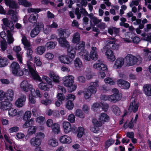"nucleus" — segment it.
I'll use <instances>...</instances> for the list:
<instances>
[{"label": "nucleus", "instance_id": "obj_52", "mask_svg": "<svg viewBox=\"0 0 151 151\" xmlns=\"http://www.w3.org/2000/svg\"><path fill=\"white\" fill-rule=\"evenodd\" d=\"M112 111L115 115H119L120 110L119 108L116 106H113L112 108Z\"/></svg>", "mask_w": 151, "mask_h": 151}, {"label": "nucleus", "instance_id": "obj_34", "mask_svg": "<svg viewBox=\"0 0 151 151\" xmlns=\"http://www.w3.org/2000/svg\"><path fill=\"white\" fill-rule=\"evenodd\" d=\"M25 121L24 123L22 126V128L24 129L29 127L31 125L34 124L35 122L34 119L33 118Z\"/></svg>", "mask_w": 151, "mask_h": 151}, {"label": "nucleus", "instance_id": "obj_40", "mask_svg": "<svg viewBox=\"0 0 151 151\" xmlns=\"http://www.w3.org/2000/svg\"><path fill=\"white\" fill-rule=\"evenodd\" d=\"M39 29L38 26H36L31 32L30 36L32 37H34L37 36L39 32Z\"/></svg>", "mask_w": 151, "mask_h": 151}, {"label": "nucleus", "instance_id": "obj_43", "mask_svg": "<svg viewBox=\"0 0 151 151\" xmlns=\"http://www.w3.org/2000/svg\"><path fill=\"white\" fill-rule=\"evenodd\" d=\"M18 3L20 5L24 6L26 7L30 6L32 5V3L26 0H19Z\"/></svg>", "mask_w": 151, "mask_h": 151}, {"label": "nucleus", "instance_id": "obj_27", "mask_svg": "<svg viewBox=\"0 0 151 151\" xmlns=\"http://www.w3.org/2000/svg\"><path fill=\"white\" fill-rule=\"evenodd\" d=\"M48 75L52 79L54 82L56 83L59 82L60 78L56 73L52 71H50L49 72Z\"/></svg>", "mask_w": 151, "mask_h": 151}, {"label": "nucleus", "instance_id": "obj_29", "mask_svg": "<svg viewBox=\"0 0 151 151\" xmlns=\"http://www.w3.org/2000/svg\"><path fill=\"white\" fill-rule=\"evenodd\" d=\"M38 85V87L39 88L42 90L44 91H48L50 88H52V86H50L48 84H46L44 83L42 81Z\"/></svg>", "mask_w": 151, "mask_h": 151}, {"label": "nucleus", "instance_id": "obj_62", "mask_svg": "<svg viewBox=\"0 0 151 151\" xmlns=\"http://www.w3.org/2000/svg\"><path fill=\"white\" fill-rule=\"evenodd\" d=\"M57 98L58 101H61L62 102L64 100L65 97L64 95L61 93H58L57 95Z\"/></svg>", "mask_w": 151, "mask_h": 151}, {"label": "nucleus", "instance_id": "obj_7", "mask_svg": "<svg viewBox=\"0 0 151 151\" xmlns=\"http://www.w3.org/2000/svg\"><path fill=\"white\" fill-rule=\"evenodd\" d=\"M10 68L12 73L14 75L20 76L23 74V72L20 69L19 65L18 63L15 62L12 63L11 65Z\"/></svg>", "mask_w": 151, "mask_h": 151}, {"label": "nucleus", "instance_id": "obj_26", "mask_svg": "<svg viewBox=\"0 0 151 151\" xmlns=\"http://www.w3.org/2000/svg\"><path fill=\"white\" fill-rule=\"evenodd\" d=\"M74 64L75 68L77 70H81L83 67L82 61L78 58H76L75 60Z\"/></svg>", "mask_w": 151, "mask_h": 151}, {"label": "nucleus", "instance_id": "obj_23", "mask_svg": "<svg viewBox=\"0 0 151 151\" xmlns=\"http://www.w3.org/2000/svg\"><path fill=\"white\" fill-rule=\"evenodd\" d=\"M63 127L64 132L66 134L69 133L72 130L71 124L68 122H64L63 124Z\"/></svg>", "mask_w": 151, "mask_h": 151}, {"label": "nucleus", "instance_id": "obj_39", "mask_svg": "<svg viewBox=\"0 0 151 151\" xmlns=\"http://www.w3.org/2000/svg\"><path fill=\"white\" fill-rule=\"evenodd\" d=\"M27 50V57L29 60L32 59V55L33 53L32 50L30 47V46L24 47Z\"/></svg>", "mask_w": 151, "mask_h": 151}, {"label": "nucleus", "instance_id": "obj_22", "mask_svg": "<svg viewBox=\"0 0 151 151\" xmlns=\"http://www.w3.org/2000/svg\"><path fill=\"white\" fill-rule=\"evenodd\" d=\"M99 86L98 81L92 82L91 83L90 85L88 87V89L92 93H96L97 91V88Z\"/></svg>", "mask_w": 151, "mask_h": 151}, {"label": "nucleus", "instance_id": "obj_9", "mask_svg": "<svg viewBox=\"0 0 151 151\" xmlns=\"http://www.w3.org/2000/svg\"><path fill=\"white\" fill-rule=\"evenodd\" d=\"M116 40L115 38H109L106 40L105 42V45H108L109 48H110L111 47V49L113 50H117L119 48V45L115 44Z\"/></svg>", "mask_w": 151, "mask_h": 151}, {"label": "nucleus", "instance_id": "obj_38", "mask_svg": "<svg viewBox=\"0 0 151 151\" xmlns=\"http://www.w3.org/2000/svg\"><path fill=\"white\" fill-rule=\"evenodd\" d=\"M85 133V129L82 127H79L77 129V136L79 138H80L82 137Z\"/></svg>", "mask_w": 151, "mask_h": 151}, {"label": "nucleus", "instance_id": "obj_63", "mask_svg": "<svg viewBox=\"0 0 151 151\" xmlns=\"http://www.w3.org/2000/svg\"><path fill=\"white\" fill-rule=\"evenodd\" d=\"M101 19H98L96 17H92L91 18V22H93L95 24H96L101 22Z\"/></svg>", "mask_w": 151, "mask_h": 151}, {"label": "nucleus", "instance_id": "obj_41", "mask_svg": "<svg viewBox=\"0 0 151 151\" xmlns=\"http://www.w3.org/2000/svg\"><path fill=\"white\" fill-rule=\"evenodd\" d=\"M38 15L37 14H32L30 16L29 18V22L32 23H35L37 21Z\"/></svg>", "mask_w": 151, "mask_h": 151}, {"label": "nucleus", "instance_id": "obj_30", "mask_svg": "<svg viewBox=\"0 0 151 151\" xmlns=\"http://www.w3.org/2000/svg\"><path fill=\"white\" fill-rule=\"evenodd\" d=\"M143 91L146 96H151V85H145L143 86Z\"/></svg>", "mask_w": 151, "mask_h": 151}, {"label": "nucleus", "instance_id": "obj_61", "mask_svg": "<svg viewBox=\"0 0 151 151\" xmlns=\"http://www.w3.org/2000/svg\"><path fill=\"white\" fill-rule=\"evenodd\" d=\"M75 115L81 118H83L84 116L82 111L79 109H77L76 111L75 112Z\"/></svg>", "mask_w": 151, "mask_h": 151}, {"label": "nucleus", "instance_id": "obj_46", "mask_svg": "<svg viewBox=\"0 0 151 151\" xmlns=\"http://www.w3.org/2000/svg\"><path fill=\"white\" fill-rule=\"evenodd\" d=\"M8 62L6 58H0V67H3L6 66Z\"/></svg>", "mask_w": 151, "mask_h": 151}, {"label": "nucleus", "instance_id": "obj_24", "mask_svg": "<svg viewBox=\"0 0 151 151\" xmlns=\"http://www.w3.org/2000/svg\"><path fill=\"white\" fill-rule=\"evenodd\" d=\"M21 50L20 46H15L13 47V50L16 53L17 57L20 63H22V56L18 52Z\"/></svg>", "mask_w": 151, "mask_h": 151}, {"label": "nucleus", "instance_id": "obj_64", "mask_svg": "<svg viewBox=\"0 0 151 151\" xmlns=\"http://www.w3.org/2000/svg\"><path fill=\"white\" fill-rule=\"evenodd\" d=\"M52 100L51 99H47L45 100H42L41 102L42 104L47 106L51 104L52 103Z\"/></svg>", "mask_w": 151, "mask_h": 151}, {"label": "nucleus", "instance_id": "obj_8", "mask_svg": "<svg viewBox=\"0 0 151 151\" xmlns=\"http://www.w3.org/2000/svg\"><path fill=\"white\" fill-rule=\"evenodd\" d=\"M93 126L90 127V130L94 133H98L99 131V127L102 125L103 123L99 119L98 120L95 118H93L92 120Z\"/></svg>", "mask_w": 151, "mask_h": 151}, {"label": "nucleus", "instance_id": "obj_6", "mask_svg": "<svg viewBox=\"0 0 151 151\" xmlns=\"http://www.w3.org/2000/svg\"><path fill=\"white\" fill-rule=\"evenodd\" d=\"M27 65L32 78L36 81H42V79L38 74L36 69H34L32 68V63L28 61L27 62Z\"/></svg>", "mask_w": 151, "mask_h": 151}, {"label": "nucleus", "instance_id": "obj_3", "mask_svg": "<svg viewBox=\"0 0 151 151\" xmlns=\"http://www.w3.org/2000/svg\"><path fill=\"white\" fill-rule=\"evenodd\" d=\"M7 14L12 15L11 20H9L8 18H4L2 19V21L4 27L6 29H9L10 31H12L14 28V25L12 21L15 22L17 20V12L14 11L12 9H10L7 12Z\"/></svg>", "mask_w": 151, "mask_h": 151}, {"label": "nucleus", "instance_id": "obj_55", "mask_svg": "<svg viewBox=\"0 0 151 151\" xmlns=\"http://www.w3.org/2000/svg\"><path fill=\"white\" fill-rule=\"evenodd\" d=\"M104 81L106 83H108L111 85H113L115 83V81L113 79L110 78H105Z\"/></svg>", "mask_w": 151, "mask_h": 151}, {"label": "nucleus", "instance_id": "obj_56", "mask_svg": "<svg viewBox=\"0 0 151 151\" xmlns=\"http://www.w3.org/2000/svg\"><path fill=\"white\" fill-rule=\"evenodd\" d=\"M74 107V104L71 101L67 102L66 105V108L69 110L72 109Z\"/></svg>", "mask_w": 151, "mask_h": 151}, {"label": "nucleus", "instance_id": "obj_32", "mask_svg": "<svg viewBox=\"0 0 151 151\" xmlns=\"http://www.w3.org/2000/svg\"><path fill=\"white\" fill-rule=\"evenodd\" d=\"M99 119L103 124L105 122H108L110 119V117L106 114L102 113L99 115Z\"/></svg>", "mask_w": 151, "mask_h": 151}, {"label": "nucleus", "instance_id": "obj_17", "mask_svg": "<svg viewBox=\"0 0 151 151\" xmlns=\"http://www.w3.org/2000/svg\"><path fill=\"white\" fill-rule=\"evenodd\" d=\"M139 106V102L136 100H134L132 101L130 103L128 110L135 113L137 111Z\"/></svg>", "mask_w": 151, "mask_h": 151}, {"label": "nucleus", "instance_id": "obj_4", "mask_svg": "<svg viewBox=\"0 0 151 151\" xmlns=\"http://www.w3.org/2000/svg\"><path fill=\"white\" fill-rule=\"evenodd\" d=\"M124 65L127 67L132 66L137 64H140L142 58L139 56H134L131 54H128L124 58Z\"/></svg>", "mask_w": 151, "mask_h": 151}, {"label": "nucleus", "instance_id": "obj_5", "mask_svg": "<svg viewBox=\"0 0 151 151\" xmlns=\"http://www.w3.org/2000/svg\"><path fill=\"white\" fill-rule=\"evenodd\" d=\"M114 94L110 96L105 95H103L101 97V100L104 101L108 100L111 102H116L120 100L121 98V95L119 93V91L117 89L114 88L112 91Z\"/></svg>", "mask_w": 151, "mask_h": 151}, {"label": "nucleus", "instance_id": "obj_44", "mask_svg": "<svg viewBox=\"0 0 151 151\" xmlns=\"http://www.w3.org/2000/svg\"><path fill=\"white\" fill-rule=\"evenodd\" d=\"M144 52L145 55L144 58L147 61L151 60V51H149L147 49H145Z\"/></svg>", "mask_w": 151, "mask_h": 151}, {"label": "nucleus", "instance_id": "obj_51", "mask_svg": "<svg viewBox=\"0 0 151 151\" xmlns=\"http://www.w3.org/2000/svg\"><path fill=\"white\" fill-rule=\"evenodd\" d=\"M34 63L36 66L40 67L42 65V63L40 60V59L39 57H35L34 58Z\"/></svg>", "mask_w": 151, "mask_h": 151}, {"label": "nucleus", "instance_id": "obj_2", "mask_svg": "<svg viewBox=\"0 0 151 151\" xmlns=\"http://www.w3.org/2000/svg\"><path fill=\"white\" fill-rule=\"evenodd\" d=\"M4 93L3 99L0 101L1 104L0 110L1 111L6 110L11 106L12 104L10 101H12L14 96V91L11 89L8 90Z\"/></svg>", "mask_w": 151, "mask_h": 151}, {"label": "nucleus", "instance_id": "obj_35", "mask_svg": "<svg viewBox=\"0 0 151 151\" xmlns=\"http://www.w3.org/2000/svg\"><path fill=\"white\" fill-rule=\"evenodd\" d=\"M52 129L54 133L58 134L60 131V125L56 123H54L52 127Z\"/></svg>", "mask_w": 151, "mask_h": 151}, {"label": "nucleus", "instance_id": "obj_16", "mask_svg": "<svg viewBox=\"0 0 151 151\" xmlns=\"http://www.w3.org/2000/svg\"><path fill=\"white\" fill-rule=\"evenodd\" d=\"M58 59L61 63L65 64H70L73 61V60L69 58L68 56L65 55H62L59 56Z\"/></svg>", "mask_w": 151, "mask_h": 151}, {"label": "nucleus", "instance_id": "obj_58", "mask_svg": "<svg viewBox=\"0 0 151 151\" xmlns=\"http://www.w3.org/2000/svg\"><path fill=\"white\" fill-rule=\"evenodd\" d=\"M114 142V141L112 139H109L107 140L105 142V146L106 148H108L112 144H113Z\"/></svg>", "mask_w": 151, "mask_h": 151}, {"label": "nucleus", "instance_id": "obj_1", "mask_svg": "<svg viewBox=\"0 0 151 151\" xmlns=\"http://www.w3.org/2000/svg\"><path fill=\"white\" fill-rule=\"evenodd\" d=\"M77 46L78 52V54L82 58L88 61L90 60L91 58L94 60H96L98 58V56L96 47H91L92 50L90 52V55H89L88 52L84 50L85 43L84 42H80Z\"/></svg>", "mask_w": 151, "mask_h": 151}, {"label": "nucleus", "instance_id": "obj_54", "mask_svg": "<svg viewBox=\"0 0 151 151\" xmlns=\"http://www.w3.org/2000/svg\"><path fill=\"white\" fill-rule=\"evenodd\" d=\"M42 78L43 80L46 81L47 84L50 86H52V82L49 77L45 76H42Z\"/></svg>", "mask_w": 151, "mask_h": 151}, {"label": "nucleus", "instance_id": "obj_47", "mask_svg": "<svg viewBox=\"0 0 151 151\" xmlns=\"http://www.w3.org/2000/svg\"><path fill=\"white\" fill-rule=\"evenodd\" d=\"M31 112L30 111H27L24 113L23 117V120L24 121L28 120L31 116Z\"/></svg>", "mask_w": 151, "mask_h": 151}, {"label": "nucleus", "instance_id": "obj_18", "mask_svg": "<svg viewBox=\"0 0 151 151\" xmlns=\"http://www.w3.org/2000/svg\"><path fill=\"white\" fill-rule=\"evenodd\" d=\"M59 141L62 144H69L72 142L71 138L65 135L60 137Z\"/></svg>", "mask_w": 151, "mask_h": 151}, {"label": "nucleus", "instance_id": "obj_19", "mask_svg": "<svg viewBox=\"0 0 151 151\" xmlns=\"http://www.w3.org/2000/svg\"><path fill=\"white\" fill-rule=\"evenodd\" d=\"M124 65V58H119L116 60L113 67L115 69H119Z\"/></svg>", "mask_w": 151, "mask_h": 151}, {"label": "nucleus", "instance_id": "obj_31", "mask_svg": "<svg viewBox=\"0 0 151 151\" xmlns=\"http://www.w3.org/2000/svg\"><path fill=\"white\" fill-rule=\"evenodd\" d=\"M48 145L50 147H55L58 146L59 143L58 140L55 138H51L47 142Z\"/></svg>", "mask_w": 151, "mask_h": 151}, {"label": "nucleus", "instance_id": "obj_59", "mask_svg": "<svg viewBox=\"0 0 151 151\" xmlns=\"http://www.w3.org/2000/svg\"><path fill=\"white\" fill-rule=\"evenodd\" d=\"M75 115L72 114H70L68 116V120L70 122L73 123L75 122Z\"/></svg>", "mask_w": 151, "mask_h": 151}, {"label": "nucleus", "instance_id": "obj_60", "mask_svg": "<svg viewBox=\"0 0 151 151\" xmlns=\"http://www.w3.org/2000/svg\"><path fill=\"white\" fill-rule=\"evenodd\" d=\"M131 20L132 22L135 21V22H133L134 24L137 25L139 24L141 22L140 19H137L136 17L135 16H133L131 18Z\"/></svg>", "mask_w": 151, "mask_h": 151}, {"label": "nucleus", "instance_id": "obj_36", "mask_svg": "<svg viewBox=\"0 0 151 151\" xmlns=\"http://www.w3.org/2000/svg\"><path fill=\"white\" fill-rule=\"evenodd\" d=\"M45 48L43 46H39L37 47L35 50V52L37 54L42 55L45 51Z\"/></svg>", "mask_w": 151, "mask_h": 151}, {"label": "nucleus", "instance_id": "obj_20", "mask_svg": "<svg viewBox=\"0 0 151 151\" xmlns=\"http://www.w3.org/2000/svg\"><path fill=\"white\" fill-rule=\"evenodd\" d=\"M42 140L39 138L35 137L31 138L29 141L30 143L32 146L38 147L41 144Z\"/></svg>", "mask_w": 151, "mask_h": 151}, {"label": "nucleus", "instance_id": "obj_12", "mask_svg": "<svg viewBox=\"0 0 151 151\" xmlns=\"http://www.w3.org/2000/svg\"><path fill=\"white\" fill-rule=\"evenodd\" d=\"M104 49L106 50L105 55L108 60L110 61L113 62L115 60V58L113 52L109 48L108 45H105Z\"/></svg>", "mask_w": 151, "mask_h": 151}, {"label": "nucleus", "instance_id": "obj_53", "mask_svg": "<svg viewBox=\"0 0 151 151\" xmlns=\"http://www.w3.org/2000/svg\"><path fill=\"white\" fill-rule=\"evenodd\" d=\"M108 32L111 35H112L113 33L115 34H117L119 32V29L115 27H111L109 28Z\"/></svg>", "mask_w": 151, "mask_h": 151}, {"label": "nucleus", "instance_id": "obj_42", "mask_svg": "<svg viewBox=\"0 0 151 151\" xmlns=\"http://www.w3.org/2000/svg\"><path fill=\"white\" fill-rule=\"evenodd\" d=\"M57 45L56 42H49L45 44V47L48 50L54 49Z\"/></svg>", "mask_w": 151, "mask_h": 151}, {"label": "nucleus", "instance_id": "obj_28", "mask_svg": "<svg viewBox=\"0 0 151 151\" xmlns=\"http://www.w3.org/2000/svg\"><path fill=\"white\" fill-rule=\"evenodd\" d=\"M118 85L124 89H128L130 87V84L127 81L122 80H118L117 82Z\"/></svg>", "mask_w": 151, "mask_h": 151}, {"label": "nucleus", "instance_id": "obj_37", "mask_svg": "<svg viewBox=\"0 0 151 151\" xmlns=\"http://www.w3.org/2000/svg\"><path fill=\"white\" fill-rule=\"evenodd\" d=\"M80 40V36L78 32L75 33L73 35L72 42L73 43H76Z\"/></svg>", "mask_w": 151, "mask_h": 151}, {"label": "nucleus", "instance_id": "obj_11", "mask_svg": "<svg viewBox=\"0 0 151 151\" xmlns=\"http://www.w3.org/2000/svg\"><path fill=\"white\" fill-rule=\"evenodd\" d=\"M30 93L29 96V100L30 103L35 104L36 102L35 100V96L41 98L42 96V95L40 93V91L37 89L36 90L34 89V92L32 93L29 92Z\"/></svg>", "mask_w": 151, "mask_h": 151}, {"label": "nucleus", "instance_id": "obj_10", "mask_svg": "<svg viewBox=\"0 0 151 151\" xmlns=\"http://www.w3.org/2000/svg\"><path fill=\"white\" fill-rule=\"evenodd\" d=\"M20 86L22 90L26 92L29 91L32 93L34 92L35 89L33 86L27 81H22L21 83Z\"/></svg>", "mask_w": 151, "mask_h": 151}, {"label": "nucleus", "instance_id": "obj_25", "mask_svg": "<svg viewBox=\"0 0 151 151\" xmlns=\"http://www.w3.org/2000/svg\"><path fill=\"white\" fill-rule=\"evenodd\" d=\"M58 41L60 46L63 47L68 48L69 47L68 42L65 38L60 37L58 39Z\"/></svg>", "mask_w": 151, "mask_h": 151}, {"label": "nucleus", "instance_id": "obj_21", "mask_svg": "<svg viewBox=\"0 0 151 151\" xmlns=\"http://www.w3.org/2000/svg\"><path fill=\"white\" fill-rule=\"evenodd\" d=\"M26 96L24 95H22L16 101L15 104L18 107H22L24 104L26 100Z\"/></svg>", "mask_w": 151, "mask_h": 151}, {"label": "nucleus", "instance_id": "obj_14", "mask_svg": "<svg viewBox=\"0 0 151 151\" xmlns=\"http://www.w3.org/2000/svg\"><path fill=\"white\" fill-rule=\"evenodd\" d=\"M94 69L99 70L105 71L107 69L106 66L101 60H98L93 65Z\"/></svg>", "mask_w": 151, "mask_h": 151}, {"label": "nucleus", "instance_id": "obj_13", "mask_svg": "<svg viewBox=\"0 0 151 151\" xmlns=\"http://www.w3.org/2000/svg\"><path fill=\"white\" fill-rule=\"evenodd\" d=\"M74 78L72 75H68L64 77L63 78V83L67 87L71 86L73 82Z\"/></svg>", "mask_w": 151, "mask_h": 151}, {"label": "nucleus", "instance_id": "obj_33", "mask_svg": "<svg viewBox=\"0 0 151 151\" xmlns=\"http://www.w3.org/2000/svg\"><path fill=\"white\" fill-rule=\"evenodd\" d=\"M7 33V41L9 44L12 43L14 41V39L12 35L13 31H10L9 30L6 31Z\"/></svg>", "mask_w": 151, "mask_h": 151}, {"label": "nucleus", "instance_id": "obj_50", "mask_svg": "<svg viewBox=\"0 0 151 151\" xmlns=\"http://www.w3.org/2000/svg\"><path fill=\"white\" fill-rule=\"evenodd\" d=\"M45 58L48 60H51L54 58V55L50 52H47L45 55Z\"/></svg>", "mask_w": 151, "mask_h": 151}, {"label": "nucleus", "instance_id": "obj_45", "mask_svg": "<svg viewBox=\"0 0 151 151\" xmlns=\"http://www.w3.org/2000/svg\"><path fill=\"white\" fill-rule=\"evenodd\" d=\"M37 127L34 126H30L28 130V133L30 135L35 134L36 132Z\"/></svg>", "mask_w": 151, "mask_h": 151}, {"label": "nucleus", "instance_id": "obj_48", "mask_svg": "<svg viewBox=\"0 0 151 151\" xmlns=\"http://www.w3.org/2000/svg\"><path fill=\"white\" fill-rule=\"evenodd\" d=\"M22 43L25 46L24 47L30 46V45L29 42L27 40L26 37L25 36H22Z\"/></svg>", "mask_w": 151, "mask_h": 151}, {"label": "nucleus", "instance_id": "obj_57", "mask_svg": "<svg viewBox=\"0 0 151 151\" xmlns=\"http://www.w3.org/2000/svg\"><path fill=\"white\" fill-rule=\"evenodd\" d=\"M84 97L86 99H89L91 96V92H90V90H85L84 92Z\"/></svg>", "mask_w": 151, "mask_h": 151}, {"label": "nucleus", "instance_id": "obj_15", "mask_svg": "<svg viewBox=\"0 0 151 151\" xmlns=\"http://www.w3.org/2000/svg\"><path fill=\"white\" fill-rule=\"evenodd\" d=\"M79 42L76 44V48H73L72 47H70V46L67 48V55L73 60L75 57L76 53V50H77L78 52V55L80 57V55L78 54V47H77V45L78 44Z\"/></svg>", "mask_w": 151, "mask_h": 151}, {"label": "nucleus", "instance_id": "obj_49", "mask_svg": "<svg viewBox=\"0 0 151 151\" xmlns=\"http://www.w3.org/2000/svg\"><path fill=\"white\" fill-rule=\"evenodd\" d=\"M9 114L10 116H14L19 114L17 110L13 108H11L9 110Z\"/></svg>", "mask_w": 151, "mask_h": 151}]
</instances>
